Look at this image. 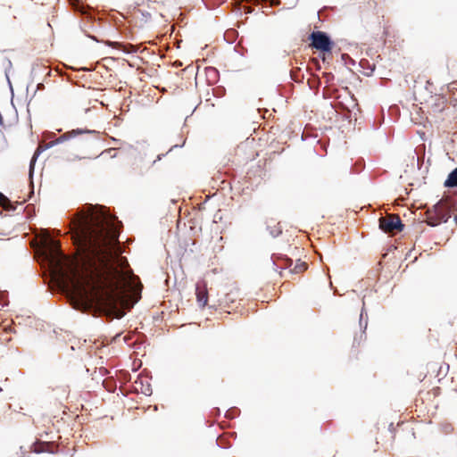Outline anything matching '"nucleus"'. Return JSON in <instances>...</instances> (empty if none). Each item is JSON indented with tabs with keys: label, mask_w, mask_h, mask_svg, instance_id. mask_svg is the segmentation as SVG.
Segmentation results:
<instances>
[{
	"label": "nucleus",
	"mask_w": 457,
	"mask_h": 457,
	"mask_svg": "<svg viewBox=\"0 0 457 457\" xmlns=\"http://www.w3.org/2000/svg\"><path fill=\"white\" fill-rule=\"evenodd\" d=\"M71 225L76 236L85 244L81 259V274L69 267L74 276H80L91 293L72 292L71 306L82 311L92 303L108 309L131 306L128 290L135 279L126 257L120 256L122 246L118 240L121 222L107 209L99 204H84L71 217ZM45 259L52 273L63 280L66 266H71L67 256L52 242L45 252Z\"/></svg>",
	"instance_id": "f257e3e1"
},
{
	"label": "nucleus",
	"mask_w": 457,
	"mask_h": 457,
	"mask_svg": "<svg viewBox=\"0 0 457 457\" xmlns=\"http://www.w3.org/2000/svg\"><path fill=\"white\" fill-rule=\"evenodd\" d=\"M309 40L312 48L323 53H330L334 46L328 34L320 30L312 31L309 35Z\"/></svg>",
	"instance_id": "f03ea898"
},
{
	"label": "nucleus",
	"mask_w": 457,
	"mask_h": 457,
	"mask_svg": "<svg viewBox=\"0 0 457 457\" xmlns=\"http://www.w3.org/2000/svg\"><path fill=\"white\" fill-rule=\"evenodd\" d=\"M404 225L398 216L381 218L379 220V228L386 233L401 232Z\"/></svg>",
	"instance_id": "7ed1b4c3"
},
{
	"label": "nucleus",
	"mask_w": 457,
	"mask_h": 457,
	"mask_svg": "<svg viewBox=\"0 0 457 457\" xmlns=\"http://www.w3.org/2000/svg\"><path fill=\"white\" fill-rule=\"evenodd\" d=\"M84 133H87V134H93L95 136L97 135V132L96 130H91V129H72V130H70L64 134H62V136H60L58 138H56L55 140L54 141H51L49 142L48 144L46 145L45 148L46 149H48V148H51L56 145H59V144H62L71 138H73L79 135H81V134H84Z\"/></svg>",
	"instance_id": "20e7f679"
},
{
	"label": "nucleus",
	"mask_w": 457,
	"mask_h": 457,
	"mask_svg": "<svg viewBox=\"0 0 457 457\" xmlns=\"http://www.w3.org/2000/svg\"><path fill=\"white\" fill-rule=\"evenodd\" d=\"M433 212L436 215V218L440 220V223L447 222L451 217L450 208L446 206L443 199H440L436 204H434Z\"/></svg>",
	"instance_id": "39448f33"
},
{
	"label": "nucleus",
	"mask_w": 457,
	"mask_h": 457,
	"mask_svg": "<svg viewBox=\"0 0 457 457\" xmlns=\"http://www.w3.org/2000/svg\"><path fill=\"white\" fill-rule=\"evenodd\" d=\"M195 294L198 304L204 307L208 301V292L204 284L197 283L195 287Z\"/></svg>",
	"instance_id": "423d86ee"
},
{
	"label": "nucleus",
	"mask_w": 457,
	"mask_h": 457,
	"mask_svg": "<svg viewBox=\"0 0 457 457\" xmlns=\"http://www.w3.org/2000/svg\"><path fill=\"white\" fill-rule=\"evenodd\" d=\"M444 187L447 188L457 187V167L453 169L444 182Z\"/></svg>",
	"instance_id": "0eeeda50"
},
{
	"label": "nucleus",
	"mask_w": 457,
	"mask_h": 457,
	"mask_svg": "<svg viewBox=\"0 0 457 457\" xmlns=\"http://www.w3.org/2000/svg\"><path fill=\"white\" fill-rule=\"evenodd\" d=\"M135 384L136 385L140 384V388H138L137 386L136 388H137V390H140V392L142 394H144L145 395H150L152 394V388H151L150 384H147L145 386L141 380L140 381L136 380Z\"/></svg>",
	"instance_id": "6e6552de"
},
{
	"label": "nucleus",
	"mask_w": 457,
	"mask_h": 457,
	"mask_svg": "<svg viewBox=\"0 0 457 457\" xmlns=\"http://www.w3.org/2000/svg\"><path fill=\"white\" fill-rule=\"evenodd\" d=\"M47 444L46 443H43V442H40L38 443L37 445L34 444L31 445V448L33 449V452H35L36 453H44V452H47Z\"/></svg>",
	"instance_id": "1a4fd4ad"
},
{
	"label": "nucleus",
	"mask_w": 457,
	"mask_h": 457,
	"mask_svg": "<svg viewBox=\"0 0 457 457\" xmlns=\"http://www.w3.org/2000/svg\"><path fill=\"white\" fill-rule=\"evenodd\" d=\"M426 222L428 226L436 227L440 223V220H438L436 215L434 213L433 215L428 216Z\"/></svg>",
	"instance_id": "9d476101"
},
{
	"label": "nucleus",
	"mask_w": 457,
	"mask_h": 457,
	"mask_svg": "<svg viewBox=\"0 0 457 457\" xmlns=\"http://www.w3.org/2000/svg\"><path fill=\"white\" fill-rule=\"evenodd\" d=\"M364 315L367 316V313L365 312V310L362 307L361 314H360V321H359V323H360L361 328L363 329V333L365 332V329L367 328V324H368L367 320H365V322L363 323Z\"/></svg>",
	"instance_id": "9b49d317"
},
{
	"label": "nucleus",
	"mask_w": 457,
	"mask_h": 457,
	"mask_svg": "<svg viewBox=\"0 0 457 457\" xmlns=\"http://www.w3.org/2000/svg\"><path fill=\"white\" fill-rule=\"evenodd\" d=\"M40 150H37L36 153L34 154V155L32 156L31 160H30V163H29V174L31 175L34 171V165H35V162L40 154Z\"/></svg>",
	"instance_id": "f8f14e48"
},
{
	"label": "nucleus",
	"mask_w": 457,
	"mask_h": 457,
	"mask_svg": "<svg viewBox=\"0 0 457 457\" xmlns=\"http://www.w3.org/2000/svg\"><path fill=\"white\" fill-rule=\"evenodd\" d=\"M237 411V408H232L227 411L226 417L229 419H233L236 415V412Z\"/></svg>",
	"instance_id": "ddd939ff"
},
{
	"label": "nucleus",
	"mask_w": 457,
	"mask_h": 457,
	"mask_svg": "<svg viewBox=\"0 0 457 457\" xmlns=\"http://www.w3.org/2000/svg\"><path fill=\"white\" fill-rule=\"evenodd\" d=\"M281 232H282V230L279 228H272V229L270 230V234L273 237H277L278 236H279L281 234Z\"/></svg>",
	"instance_id": "4468645a"
},
{
	"label": "nucleus",
	"mask_w": 457,
	"mask_h": 457,
	"mask_svg": "<svg viewBox=\"0 0 457 457\" xmlns=\"http://www.w3.org/2000/svg\"><path fill=\"white\" fill-rule=\"evenodd\" d=\"M453 428L451 424H445L444 427H443V432L445 434H450L452 431H453Z\"/></svg>",
	"instance_id": "2eb2a0df"
},
{
	"label": "nucleus",
	"mask_w": 457,
	"mask_h": 457,
	"mask_svg": "<svg viewBox=\"0 0 457 457\" xmlns=\"http://www.w3.org/2000/svg\"><path fill=\"white\" fill-rule=\"evenodd\" d=\"M166 154H160L157 155L156 159L153 161L151 165H154L156 162L161 161L162 157H164Z\"/></svg>",
	"instance_id": "dca6fc26"
},
{
	"label": "nucleus",
	"mask_w": 457,
	"mask_h": 457,
	"mask_svg": "<svg viewBox=\"0 0 457 457\" xmlns=\"http://www.w3.org/2000/svg\"><path fill=\"white\" fill-rule=\"evenodd\" d=\"M5 201H7V197L2 192H0V204H2Z\"/></svg>",
	"instance_id": "f3484780"
},
{
	"label": "nucleus",
	"mask_w": 457,
	"mask_h": 457,
	"mask_svg": "<svg viewBox=\"0 0 457 457\" xmlns=\"http://www.w3.org/2000/svg\"><path fill=\"white\" fill-rule=\"evenodd\" d=\"M7 304H8L7 300L3 299V298H1V297H0V305H1L2 307H4V306H5V305H7Z\"/></svg>",
	"instance_id": "a211bd4d"
},
{
	"label": "nucleus",
	"mask_w": 457,
	"mask_h": 457,
	"mask_svg": "<svg viewBox=\"0 0 457 457\" xmlns=\"http://www.w3.org/2000/svg\"><path fill=\"white\" fill-rule=\"evenodd\" d=\"M230 295H231L230 294H228L226 295V301L227 302H228V301L233 302L234 301V299Z\"/></svg>",
	"instance_id": "6ab92c4d"
},
{
	"label": "nucleus",
	"mask_w": 457,
	"mask_h": 457,
	"mask_svg": "<svg viewBox=\"0 0 457 457\" xmlns=\"http://www.w3.org/2000/svg\"><path fill=\"white\" fill-rule=\"evenodd\" d=\"M114 150H115L114 148H109V149H107V150L104 151V152L101 154V155H103V154H105V153H110V152L114 151Z\"/></svg>",
	"instance_id": "aec40b11"
},
{
	"label": "nucleus",
	"mask_w": 457,
	"mask_h": 457,
	"mask_svg": "<svg viewBox=\"0 0 457 457\" xmlns=\"http://www.w3.org/2000/svg\"><path fill=\"white\" fill-rule=\"evenodd\" d=\"M178 146H179L178 145H172L167 153L170 152L174 147H178Z\"/></svg>",
	"instance_id": "412c9836"
},
{
	"label": "nucleus",
	"mask_w": 457,
	"mask_h": 457,
	"mask_svg": "<svg viewBox=\"0 0 457 457\" xmlns=\"http://www.w3.org/2000/svg\"><path fill=\"white\" fill-rule=\"evenodd\" d=\"M138 170H139V173H140V174H143V173H144V170H143V168H142V167H139V168H138Z\"/></svg>",
	"instance_id": "4be33fe9"
},
{
	"label": "nucleus",
	"mask_w": 457,
	"mask_h": 457,
	"mask_svg": "<svg viewBox=\"0 0 457 457\" xmlns=\"http://www.w3.org/2000/svg\"><path fill=\"white\" fill-rule=\"evenodd\" d=\"M454 220H455V221H456V223H457V217H455V218H454Z\"/></svg>",
	"instance_id": "5701e85b"
}]
</instances>
